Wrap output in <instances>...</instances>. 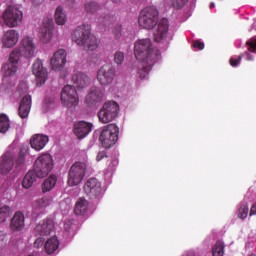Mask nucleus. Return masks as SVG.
Masks as SVG:
<instances>
[{
  "mask_svg": "<svg viewBox=\"0 0 256 256\" xmlns=\"http://www.w3.org/2000/svg\"><path fill=\"white\" fill-rule=\"evenodd\" d=\"M138 23L142 29L154 28V41L162 45V47H169V20L163 18L159 20V10L155 6H147L140 12Z\"/></svg>",
  "mask_w": 256,
  "mask_h": 256,
  "instance_id": "obj_1",
  "label": "nucleus"
},
{
  "mask_svg": "<svg viewBox=\"0 0 256 256\" xmlns=\"http://www.w3.org/2000/svg\"><path fill=\"white\" fill-rule=\"evenodd\" d=\"M33 5H41L43 3V0H32Z\"/></svg>",
  "mask_w": 256,
  "mask_h": 256,
  "instance_id": "obj_50",
  "label": "nucleus"
},
{
  "mask_svg": "<svg viewBox=\"0 0 256 256\" xmlns=\"http://www.w3.org/2000/svg\"><path fill=\"white\" fill-rule=\"evenodd\" d=\"M32 73L36 77V83L38 87L45 85L49 77V72L47 68L43 67V61L36 59L32 65Z\"/></svg>",
  "mask_w": 256,
  "mask_h": 256,
  "instance_id": "obj_18",
  "label": "nucleus"
},
{
  "mask_svg": "<svg viewBox=\"0 0 256 256\" xmlns=\"http://www.w3.org/2000/svg\"><path fill=\"white\" fill-rule=\"evenodd\" d=\"M43 108L45 111H51V109H55V100L52 98H46L43 103Z\"/></svg>",
  "mask_w": 256,
  "mask_h": 256,
  "instance_id": "obj_39",
  "label": "nucleus"
},
{
  "mask_svg": "<svg viewBox=\"0 0 256 256\" xmlns=\"http://www.w3.org/2000/svg\"><path fill=\"white\" fill-rule=\"evenodd\" d=\"M249 216V204L246 202H241L238 206L237 217L242 221H245V218Z\"/></svg>",
  "mask_w": 256,
  "mask_h": 256,
  "instance_id": "obj_33",
  "label": "nucleus"
},
{
  "mask_svg": "<svg viewBox=\"0 0 256 256\" xmlns=\"http://www.w3.org/2000/svg\"><path fill=\"white\" fill-rule=\"evenodd\" d=\"M52 202L53 200L51 197H44L34 201L32 204V217L37 219V217L43 215V213H45V209H47Z\"/></svg>",
  "mask_w": 256,
  "mask_h": 256,
  "instance_id": "obj_22",
  "label": "nucleus"
},
{
  "mask_svg": "<svg viewBox=\"0 0 256 256\" xmlns=\"http://www.w3.org/2000/svg\"><path fill=\"white\" fill-rule=\"evenodd\" d=\"M55 231V222L52 219H45L41 221L34 229L36 236L45 237L51 235Z\"/></svg>",
  "mask_w": 256,
  "mask_h": 256,
  "instance_id": "obj_21",
  "label": "nucleus"
},
{
  "mask_svg": "<svg viewBox=\"0 0 256 256\" xmlns=\"http://www.w3.org/2000/svg\"><path fill=\"white\" fill-rule=\"evenodd\" d=\"M84 193L91 199H101L103 197V187L97 178H89L84 184Z\"/></svg>",
  "mask_w": 256,
  "mask_h": 256,
  "instance_id": "obj_15",
  "label": "nucleus"
},
{
  "mask_svg": "<svg viewBox=\"0 0 256 256\" xmlns=\"http://www.w3.org/2000/svg\"><path fill=\"white\" fill-rule=\"evenodd\" d=\"M119 116V104L115 101L105 102L98 112L100 123H111Z\"/></svg>",
  "mask_w": 256,
  "mask_h": 256,
  "instance_id": "obj_9",
  "label": "nucleus"
},
{
  "mask_svg": "<svg viewBox=\"0 0 256 256\" xmlns=\"http://www.w3.org/2000/svg\"><path fill=\"white\" fill-rule=\"evenodd\" d=\"M2 73H3L4 77L2 79V84L0 85V93L2 95H5V93H9V91H11V87H12V85L9 84V77H13V75H15V73H13L11 75H6L5 72L3 71V66H2Z\"/></svg>",
  "mask_w": 256,
  "mask_h": 256,
  "instance_id": "obj_32",
  "label": "nucleus"
},
{
  "mask_svg": "<svg viewBox=\"0 0 256 256\" xmlns=\"http://www.w3.org/2000/svg\"><path fill=\"white\" fill-rule=\"evenodd\" d=\"M10 229L11 231L19 232L22 229H25V214L23 212L18 211L15 212L11 221H10Z\"/></svg>",
  "mask_w": 256,
  "mask_h": 256,
  "instance_id": "obj_26",
  "label": "nucleus"
},
{
  "mask_svg": "<svg viewBox=\"0 0 256 256\" xmlns=\"http://www.w3.org/2000/svg\"><path fill=\"white\" fill-rule=\"evenodd\" d=\"M119 165V161L117 159L112 160L111 164L108 167V172L105 175H113V171H115V167Z\"/></svg>",
  "mask_w": 256,
  "mask_h": 256,
  "instance_id": "obj_41",
  "label": "nucleus"
},
{
  "mask_svg": "<svg viewBox=\"0 0 256 256\" xmlns=\"http://www.w3.org/2000/svg\"><path fill=\"white\" fill-rule=\"evenodd\" d=\"M60 209H61L62 211H69V209H71V205L67 204L66 201H62V202L60 203Z\"/></svg>",
  "mask_w": 256,
  "mask_h": 256,
  "instance_id": "obj_47",
  "label": "nucleus"
},
{
  "mask_svg": "<svg viewBox=\"0 0 256 256\" xmlns=\"http://www.w3.org/2000/svg\"><path fill=\"white\" fill-rule=\"evenodd\" d=\"M13 215V210L9 206H3L0 208V225L3 223H7V219H9Z\"/></svg>",
  "mask_w": 256,
  "mask_h": 256,
  "instance_id": "obj_34",
  "label": "nucleus"
},
{
  "mask_svg": "<svg viewBox=\"0 0 256 256\" xmlns=\"http://www.w3.org/2000/svg\"><path fill=\"white\" fill-rule=\"evenodd\" d=\"M134 55L138 61L137 75L140 79H147L153 65L161 59V52L153 47L149 38L137 40L134 44Z\"/></svg>",
  "mask_w": 256,
  "mask_h": 256,
  "instance_id": "obj_2",
  "label": "nucleus"
},
{
  "mask_svg": "<svg viewBox=\"0 0 256 256\" xmlns=\"http://www.w3.org/2000/svg\"><path fill=\"white\" fill-rule=\"evenodd\" d=\"M0 23L9 29L21 27L23 23V12L15 5H8L0 17Z\"/></svg>",
  "mask_w": 256,
  "mask_h": 256,
  "instance_id": "obj_5",
  "label": "nucleus"
},
{
  "mask_svg": "<svg viewBox=\"0 0 256 256\" xmlns=\"http://www.w3.org/2000/svg\"><path fill=\"white\" fill-rule=\"evenodd\" d=\"M72 82L74 85V88L76 89H85V87H89L91 83V79H89V76L83 72H75L72 75Z\"/></svg>",
  "mask_w": 256,
  "mask_h": 256,
  "instance_id": "obj_25",
  "label": "nucleus"
},
{
  "mask_svg": "<svg viewBox=\"0 0 256 256\" xmlns=\"http://www.w3.org/2000/svg\"><path fill=\"white\" fill-rule=\"evenodd\" d=\"M73 228H74L73 220L64 221V231H66L67 233H71Z\"/></svg>",
  "mask_w": 256,
  "mask_h": 256,
  "instance_id": "obj_43",
  "label": "nucleus"
},
{
  "mask_svg": "<svg viewBox=\"0 0 256 256\" xmlns=\"http://www.w3.org/2000/svg\"><path fill=\"white\" fill-rule=\"evenodd\" d=\"M53 157L51 154H42L35 161L34 171L37 173L39 179L47 177L53 169Z\"/></svg>",
  "mask_w": 256,
  "mask_h": 256,
  "instance_id": "obj_10",
  "label": "nucleus"
},
{
  "mask_svg": "<svg viewBox=\"0 0 256 256\" xmlns=\"http://www.w3.org/2000/svg\"><path fill=\"white\" fill-rule=\"evenodd\" d=\"M37 55V42L35 37L25 35L19 42V48H15L9 56L8 63L3 65V71L6 75H13L19 69V61L21 57L25 59H33Z\"/></svg>",
  "mask_w": 256,
  "mask_h": 256,
  "instance_id": "obj_3",
  "label": "nucleus"
},
{
  "mask_svg": "<svg viewBox=\"0 0 256 256\" xmlns=\"http://www.w3.org/2000/svg\"><path fill=\"white\" fill-rule=\"evenodd\" d=\"M121 31H122L121 25H117V26L114 28L113 33H114V35H115V37H116L117 39H119V37H121Z\"/></svg>",
  "mask_w": 256,
  "mask_h": 256,
  "instance_id": "obj_46",
  "label": "nucleus"
},
{
  "mask_svg": "<svg viewBox=\"0 0 256 256\" xmlns=\"http://www.w3.org/2000/svg\"><path fill=\"white\" fill-rule=\"evenodd\" d=\"M17 151V142H12L2 156L1 173L4 175L11 172L13 167H15Z\"/></svg>",
  "mask_w": 256,
  "mask_h": 256,
  "instance_id": "obj_11",
  "label": "nucleus"
},
{
  "mask_svg": "<svg viewBox=\"0 0 256 256\" xmlns=\"http://www.w3.org/2000/svg\"><path fill=\"white\" fill-rule=\"evenodd\" d=\"M45 245V239H43V237H38L35 241H34V248L35 249H43V246Z\"/></svg>",
  "mask_w": 256,
  "mask_h": 256,
  "instance_id": "obj_42",
  "label": "nucleus"
},
{
  "mask_svg": "<svg viewBox=\"0 0 256 256\" xmlns=\"http://www.w3.org/2000/svg\"><path fill=\"white\" fill-rule=\"evenodd\" d=\"M61 103L67 109H73L79 105V94L77 89L71 85H66L61 91Z\"/></svg>",
  "mask_w": 256,
  "mask_h": 256,
  "instance_id": "obj_12",
  "label": "nucleus"
},
{
  "mask_svg": "<svg viewBox=\"0 0 256 256\" xmlns=\"http://www.w3.org/2000/svg\"><path fill=\"white\" fill-rule=\"evenodd\" d=\"M115 79V69L111 64L103 65L97 73V81L100 85L107 87V85H111Z\"/></svg>",
  "mask_w": 256,
  "mask_h": 256,
  "instance_id": "obj_17",
  "label": "nucleus"
},
{
  "mask_svg": "<svg viewBox=\"0 0 256 256\" xmlns=\"http://www.w3.org/2000/svg\"><path fill=\"white\" fill-rule=\"evenodd\" d=\"M189 3V0H173V5L177 9H181V7H185Z\"/></svg>",
  "mask_w": 256,
  "mask_h": 256,
  "instance_id": "obj_44",
  "label": "nucleus"
},
{
  "mask_svg": "<svg viewBox=\"0 0 256 256\" xmlns=\"http://www.w3.org/2000/svg\"><path fill=\"white\" fill-rule=\"evenodd\" d=\"M98 23H105V21H103V20H98Z\"/></svg>",
  "mask_w": 256,
  "mask_h": 256,
  "instance_id": "obj_53",
  "label": "nucleus"
},
{
  "mask_svg": "<svg viewBox=\"0 0 256 256\" xmlns=\"http://www.w3.org/2000/svg\"><path fill=\"white\" fill-rule=\"evenodd\" d=\"M9 127H11V124H9V118L7 115H0V133H7V131H9Z\"/></svg>",
  "mask_w": 256,
  "mask_h": 256,
  "instance_id": "obj_37",
  "label": "nucleus"
},
{
  "mask_svg": "<svg viewBox=\"0 0 256 256\" xmlns=\"http://www.w3.org/2000/svg\"><path fill=\"white\" fill-rule=\"evenodd\" d=\"M105 157H107V153L106 152H99L97 154L96 160L97 161H102L103 159H105Z\"/></svg>",
  "mask_w": 256,
  "mask_h": 256,
  "instance_id": "obj_48",
  "label": "nucleus"
},
{
  "mask_svg": "<svg viewBox=\"0 0 256 256\" xmlns=\"http://www.w3.org/2000/svg\"><path fill=\"white\" fill-rule=\"evenodd\" d=\"M72 41L84 51H96L99 47L97 37L91 34L90 25L83 24L78 26L72 33Z\"/></svg>",
  "mask_w": 256,
  "mask_h": 256,
  "instance_id": "obj_4",
  "label": "nucleus"
},
{
  "mask_svg": "<svg viewBox=\"0 0 256 256\" xmlns=\"http://www.w3.org/2000/svg\"><path fill=\"white\" fill-rule=\"evenodd\" d=\"M193 47L195 49H199L200 51H203V49H205V44L199 40H196L194 43H193Z\"/></svg>",
  "mask_w": 256,
  "mask_h": 256,
  "instance_id": "obj_45",
  "label": "nucleus"
},
{
  "mask_svg": "<svg viewBox=\"0 0 256 256\" xmlns=\"http://www.w3.org/2000/svg\"><path fill=\"white\" fill-rule=\"evenodd\" d=\"M100 8L101 6L98 5L97 2H88L85 5L87 13H96V11H99Z\"/></svg>",
  "mask_w": 256,
  "mask_h": 256,
  "instance_id": "obj_38",
  "label": "nucleus"
},
{
  "mask_svg": "<svg viewBox=\"0 0 256 256\" xmlns=\"http://www.w3.org/2000/svg\"><path fill=\"white\" fill-rule=\"evenodd\" d=\"M246 49L247 51L244 52V54L240 56H232L230 58V65L231 67H238L241 63V59L243 57H246V61H254L255 55H256V38H250L246 42Z\"/></svg>",
  "mask_w": 256,
  "mask_h": 256,
  "instance_id": "obj_13",
  "label": "nucleus"
},
{
  "mask_svg": "<svg viewBox=\"0 0 256 256\" xmlns=\"http://www.w3.org/2000/svg\"><path fill=\"white\" fill-rule=\"evenodd\" d=\"M47 143H49V136L45 134H34L30 138V147L34 149V151H43Z\"/></svg>",
  "mask_w": 256,
  "mask_h": 256,
  "instance_id": "obj_23",
  "label": "nucleus"
},
{
  "mask_svg": "<svg viewBox=\"0 0 256 256\" xmlns=\"http://www.w3.org/2000/svg\"><path fill=\"white\" fill-rule=\"evenodd\" d=\"M213 8H215V3L212 2V3L210 4V9H213Z\"/></svg>",
  "mask_w": 256,
  "mask_h": 256,
  "instance_id": "obj_52",
  "label": "nucleus"
},
{
  "mask_svg": "<svg viewBox=\"0 0 256 256\" xmlns=\"http://www.w3.org/2000/svg\"><path fill=\"white\" fill-rule=\"evenodd\" d=\"M55 35V23L53 19L44 18L39 29L40 41L44 44L51 43Z\"/></svg>",
  "mask_w": 256,
  "mask_h": 256,
  "instance_id": "obj_14",
  "label": "nucleus"
},
{
  "mask_svg": "<svg viewBox=\"0 0 256 256\" xmlns=\"http://www.w3.org/2000/svg\"><path fill=\"white\" fill-rule=\"evenodd\" d=\"M29 153H31V149L29 148V146L22 147L18 154V158L16 160L17 165H23V163H25V159H27V156L29 155Z\"/></svg>",
  "mask_w": 256,
  "mask_h": 256,
  "instance_id": "obj_36",
  "label": "nucleus"
},
{
  "mask_svg": "<svg viewBox=\"0 0 256 256\" xmlns=\"http://www.w3.org/2000/svg\"><path fill=\"white\" fill-rule=\"evenodd\" d=\"M91 131H93V124L91 123L80 121L74 125V134L79 139H85Z\"/></svg>",
  "mask_w": 256,
  "mask_h": 256,
  "instance_id": "obj_24",
  "label": "nucleus"
},
{
  "mask_svg": "<svg viewBox=\"0 0 256 256\" xmlns=\"http://www.w3.org/2000/svg\"><path fill=\"white\" fill-rule=\"evenodd\" d=\"M19 32L14 29L7 30L1 37V45L4 49H13L19 43Z\"/></svg>",
  "mask_w": 256,
  "mask_h": 256,
  "instance_id": "obj_20",
  "label": "nucleus"
},
{
  "mask_svg": "<svg viewBox=\"0 0 256 256\" xmlns=\"http://www.w3.org/2000/svg\"><path fill=\"white\" fill-rule=\"evenodd\" d=\"M87 211H89V202L85 198H79L74 208L75 215H87Z\"/></svg>",
  "mask_w": 256,
  "mask_h": 256,
  "instance_id": "obj_28",
  "label": "nucleus"
},
{
  "mask_svg": "<svg viewBox=\"0 0 256 256\" xmlns=\"http://www.w3.org/2000/svg\"><path fill=\"white\" fill-rule=\"evenodd\" d=\"M87 171V163L75 162L69 169L68 172V185L69 187H77L81 185Z\"/></svg>",
  "mask_w": 256,
  "mask_h": 256,
  "instance_id": "obj_8",
  "label": "nucleus"
},
{
  "mask_svg": "<svg viewBox=\"0 0 256 256\" xmlns=\"http://www.w3.org/2000/svg\"><path fill=\"white\" fill-rule=\"evenodd\" d=\"M67 63V51L59 49L50 59V67L53 71H61Z\"/></svg>",
  "mask_w": 256,
  "mask_h": 256,
  "instance_id": "obj_19",
  "label": "nucleus"
},
{
  "mask_svg": "<svg viewBox=\"0 0 256 256\" xmlns=\"http://www.w3.org/2000/svg\"><path fill=\"white\" fill-rule=\"evenodd\" d=\"M102 147L109 149L119 141V126L116 124H108L102 128L100 138Z\"/></svg>",
  "mask_w": 256,
  "mask_h": 256,
  "instance_id": "obj_7",
  "label": "nucleus"
},
{
  "mask_svg": "<svg viewBox=\"0 0 256 256\" xmlns=\"http://www.w3.org/2000/svg\"><path fill=\"white\" fill-rule=\"evenodd\" d=\"M37 172L35 170H30L25 176L22 181V187L24 189H30V187H33V183L37 181Z\"/></svg>",
  "mask_w": 256,
  "mask_h": 256,
  "instance_id": "obj_29",
  "label": "nucleus"
},
{
  "mask_svg": "<svg viewBox=\"0 0 256 256\" xmlns=\"http://www.w3.org/2000/svg\"><path fill=\"white\" fill-rule=\"evenodd\" d=\"M16 95L22 97L18 113L21 119H27L31 111V95H29V86L27 82H21L16 90Z\"/></svg>",
  "mask_w": 256,
  "mask_h": 256,
  "instance_id": "obj_6",
  "label": "nucleus"
},
{
  "mask_svg": "<svg viewBox=\"0 0 256 256\" xmlns=\"http://www.w3.org/2000/svg\"><path fill=\"white\" fill-rule=\"evenodd\" d=\"M212 255L213 256L225 255V243H223V241L219 240L215 243V245L212 248Z\"/></svg>",
  "mask_w": 256,
  "mask_h": 256,
  "instance_id": "obj_35",
  "label": "nucleus"
},
{
  "mask_svg": "<svg viewBox=\"0 0 256 256\" xmlns=\"http://www.w3.org/2000/svg\"><path fill=\"white\" fill-rule=\"evenodd\" d=\"M253 215H256V202H254L250 207V213L249 216L253 217Z\"/></svg>",
  "mask_w": 256,
  "mask_h": 256,
  "instance_id": "obj_49",
  "label": "nucleus"
},
{
  "mask_svg": "<svg viewBox=\"0 0 256 256\" xmlns=\"http://www.w3.org/2000/svg\"><path fill=\"white\" fill-rule=\"evenodd\" d=\"M112 3L119 4V3H121V0H112Z\"/></svg>",
  "mask_w": 256,
  "mask_h": 256,
  "instance_id": "obj_51",
  "label": "nucleus"
},
{
  "mask_svg": "<svg viewBox=\"0 0 256 256\" xmlns=\"http://www.w3.org/2000/svg\"><path fill=\"white\" fill-rule=\"evenodd\" d=\"M57 185V176L50 175L48 178L44 180L42 183V192L49 193L53 188Z\"/></svg>",
  "mask_w": 256,
  "mask_h": 256,
  "instance_id": "obj_30",
  "label": "nucleus"
},
{
  "mask_svg": "<svg viewBox=\"0 0 256 256\" xmlns=\"http://www.w3.org/2000/svg\"><path fill=\"white\" fill-rule=\"evenodd\" d=\"M45 252L48 255H53V253L59 250V239L57 236L49 238L44 244Z\"/></svg>",
  "mask_w": 256,
  "mask_h": 256,
  "instance_id": "obj_27",
  "label": "nucleus"
},
{
  "mask_svg": "<svg viewBox=\"0 0 256 256\" xmlns=\"http://www.w3.org/2000/svg\"><path fill=\"white\" fill-rule=\"evenodd\" d=\"M104 100L105 91L99 86H92L85 97L84 103L87 107H97Z\"/></svg>",
  "mask_w": 256,
  "mask_h": 256,
  "instance_id": "obj_16",
  "label": "nucleus"
},
{
  "mask_svg": "<svg viewBox=\"0 0 256 256\" xmlns=\"http://www.w3.org/2000/svg\"><path fill=\"white\" fill-rule=\"evenodd\" d=\"M114 61L116 65H122L125 61V54L121 51H118L114 54Z\"/></svg>",
  "mask_w": 256,
  "mask_h": 256,
  "instance_id": "obj_40",
  "label": "nucleus"
},
{
  "mask_svg": "<svg viewBox=\"0 0 256 256\" xmlns=\"http://www.w3.org/2000/svg\"><path fill=\"white\" fill-rule=\"evenodd\" d=\"M54 20L56 25H65L67 23V14L63 11V7L58 6L55 10Z\"/></svg>",
  "mask_w": 256,
  "mask_h": 256,
  "instance_id": "obj_31",
  "label": "nucleus"
}]
</instances>
